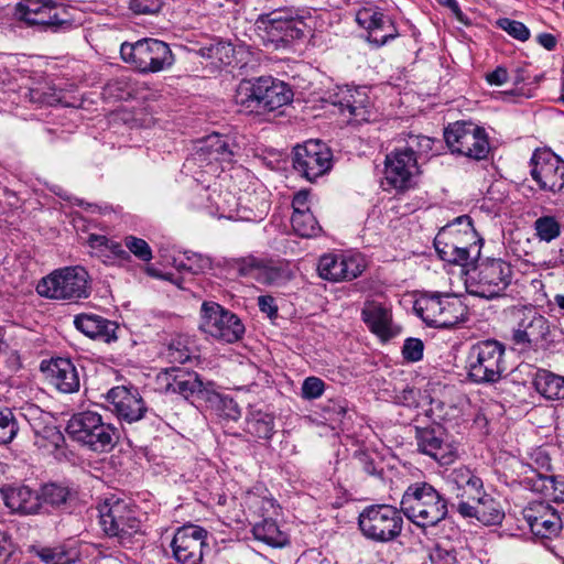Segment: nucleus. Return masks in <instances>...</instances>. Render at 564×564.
Listing matches in <instances>:
<instances>
[{"label": "nucleus", "mask_w": 564, "mask_h": 564, "mask_svg": "<svg viewBox=\"0 0 564 564\" xmlns=\"http://www.w3.org/2000/svg\"><path fill=\"white\" fill-rule=\"evenodd\" d=\"M291 87L271 76L242 80L235 93L234 100L240 112L265 115L293 100Z\"/></svg>", "instance_id": "1"}, {"label": "nucleus", "mask_w": 564, "mask_h": 564, "mask_svg": "<svg viewBox=\"0 0 564 564\" xmlns=\"http://www.w3.org/2000/svg\"><path fill=\"white\" fill-rule=\"evenodd\" d=\"M402 513L417 527H434L447 513V500L429 482L410 485L401 499Z\"/></svg>", "instance_id": "2"}, {"label": "nucleus", "mask_w": 564, "mask_h": 564, "mask_svg": "<svg viewBox=\"0 0 564 564\" xmlns=\"http://www.w3.org/2000/svg\"><path fill=\"white\" fill-rule=\"evenodd\" d=\"M66 432L75 442L96 453H109L120 440L119 430L94 411L73 414Z\"/></svg>", "instance_id": "3"}, {"label": "nucleus", "mask_w": 564, "mask_h": 564, "mask_svg": "<svg viewBox=\"0 0 564 564\" xmlns=\"http://www.w3.org/2000/svg\"><path fill=\"white\" fill-rule=\"evenodd\" d=\"M466 291L474 296L487 300L500 296L510 285L513 271L509 262L502 259L487 258L478 260L465 271Z\"/></svg>", "instance_id": "4"}, {"label": "nucleus", "mask_w": 564, "mask_h": 564, "mask_svg": "<svg viewBox=\"0 0 564 564\" xmlns=\"http://www.w3.org/2000/svg\"><path fill=\"white\" fill-rule=\"evenodd\" d=\"M97 510L105 534L117 539L121 545L131 544L133 538L141 534L138 510L129 501L112 496L100 502Z\"/></svg>", "instance_id": "5"}, {"label": "nucleus", "mask_w": 564, "mask_h": 564, "mask_svg": "<svg viewBox=\"0 0 564 564\" xmlns=\"http://www.w3.org/2000/svg\"><path fill=\"white\" fill-rule=\"evenodd\" d=\"M413 310L422 321L432 327L452 328L464 322L467 306L455 294L425 292L415 300Z\"/></svg>", "instance_id": "6"}, {"label": "nucleus", "mask_w": 564, "mask_h": 564, "mask_svg": "<svg viewBox=\"0 0 564 564\" xmlns=\"http://www.w3.org/2000/svg\"><path fill=\"white\" fill-rule=\"evenodd\" d=\"M254 26L263 46L278 50L295 39L303 37L305 22L292 10L284 8L260 14Z\"/></svg>", "instance_id": "7"}, {"label": "nucleus", "mask_w": 564, "mask_h": 564, "mask_svg": "<svg viewBox=\"0 0 564 564\" xmlns=\"http://www.w3.org/2000/svg\"><path fill=\"white\" fill-rule=\"evenodd\" d=\"M36 291L53 300L87 299L90 294L89 274L80 265L57 269L39 282Z\"/></svg>", "instance_id": "8"}, {"label": "nucleus", "mask_w": 564, "mask_h": 564, "mask_svg": "<svg viewBox=\"0 0 564 564\" xmlns=\"http://www.w3.org/2000/svg\"><path fill=\"white\" fill-rule=\"evenodd\" d=\"M120 55L126 63L143 74L159 73L174 64V55L169 44L152 37L122 43Z\"/></svg>", "instance_id": "9"}, {"label": "nucleus", "mask_w": 564, "mask_h": 564, "mask_svg": "<svg viewBox=\"0 0 564 564\" xmlns=\"http://www.w3.org/2000/svg\"><path fill=\"white\" fill-rule=\"evenodd\" d=\"M505 346L495 339L474 344L467 356L468 377L475 383H496L503 371Z\"/></svg>", "instance_id": "10"}, {"label": "nucleus", "mask_w": 564, "mask_h": 564, "mask_svg": "<svg viewBox=\"0 0 564 564\" xmlns=\"http://www.w3.org/2000/svg\"><path fill=\"white\" fill-rule=\"evenodd\" d=\"M444 139L453 154L481 161L487 160L491 148L486 130L473 121H455L444 129Z\"/></svg>", "instance_id": "11"}, {"label": "nucleus", "mask_w": 564, "mask_h": 564, "mask_svg": "<svg viewBox=\"0 0 564 564\" xmlns=\"http://www.w3.org/2000/svg\"><path fill=\"white\" fill-rule=\"evenodd\" d=\"M401 510L390 505H372L365 508L358 518L362 534L375 542H390L401 534L403 518Z\"/></svg>", "instance_id": "12"}, {"label": "nucleus", "mask_w": 564, "mask_h": 564, "mask_svg": "<svg viewBox=\"0 0 564 564\" xmlns=\"http://www.w3.org/2000/svg\"><path fill=\"white\" fill-rule=\"evenodd\" d=\"M200 313V329L204 333L228 344L236 343L242 338L245 326L235 313L216 302H204Z\"/></svg>", "instance_id": "13"}, {"label": "nucleus", "mask_w": 564, "mask_h": 564, "mask_svg": "<svg viewBox=\"0 0 564 564\" xmlns=\"http://www.w3.org/2000/svg\"><path fill=\"white\" fill-rule=\"evenodd\" d=\"M236 269L241 276L250 278L260 284L282 286L293 279L288 261L283 259H267L247 257L236 261Z\"/></svg>", "instance_id": "14"}, {"label": "nucleus", "mask_w": 564, "mask_h": 564, "mask_svg": "<svg viewBox=\"0 0 564 564\" xmlns=\"http://www.w3.org/2000/svg\"><path fill=\"white\" fill-rule=\"evenodd\" d=\"M332 162L330 149L319 140H308L294 148L293 167L310 182L326 174L332 167Z\"/></svg>", "instance_id": "15"}, {"label": "nucleus", "mask_w": 564, "mask_h": 564, "mask_svg": "<svg viewBox=\"0 0 564 564\" xmlns=\"http://www.w3.org/2000/svg\"><path fill=\"white\" fill-rule=\"evenodd\" d=\"M417 451L427 455L442 466L454 463L457 458V447L442 424H432L415 429Z\"/></svg>", "instance_id": "16"}, {"label": "nucleus", "mask_w": 564, "mask_h": 564, "mask_svg": "<svg viewBox=\"0 0 564 564\" xmlns=\"http://www.w3.org/2000/svg\"><path fill=\"white\" fill-rule=\"evenodd\" d=\"M239 152L240 147L235 137L213 133L198 141L195 152L187 162H193L200 167L210 165L213 162L230 164Z\"/></svg>", "instance_id": "17"}, {"label": "nucleus", "mask_w": 564, "mask_h": 564, "mask_svg": "<svg viewBox=\"0 0 564 564\" xmlns=\"http://www.w3.org/2000/svg\"><path fill=\"white\" fill-rule=\"evenodd\" d=\"M208 532L195 524L178 528L171 542L173 557L180 564H202Z\"/></svg>", "instance_id": "18"}, {"label": "nucleus", "mask_w": 564, "mask_h": 564, "mask_svg": "<svg viewBox=\"0 0 564 564\" xmlns=\"http://www.w3.org/2000/svg\"><path fill=\"white\" fill-rule=\"evenodd\" d=\"M14 14L29 26L44 30L58 31L72 25L70 21L61 18L59 9L51 1L23 0L15 6Z\"/></svg>", "instance_id": "19"}, {"label": "nucleus", "mask_w": 564, "mask_h": 564, "mask_svg": "<svg viewBox=\"0 0 564 564\" xmlns=\"http://www.w3.org/2000/svg\"><path fill=\"white\" fill-rule=\"evenodd\" d=\"M419 173L417 158L413 145L395 149L386 156L384 180L393 188L410 187L413 176Z\"/></svg>", "instance_id": "20"}, {"label": "nucleus", "mask_w": 564, "mask_h": 564, "mask_svg": "<svg viewBox=\"0 0 564 564\" xmlns=\"http://www.w3.org/2000/svg\"><path fill=\"white\" fill-rule=\"evenodd\" d=\"M530 174L543 191L558 193L564 188V161L550 151H534Z\"/></svg>", "instance_id": "21"}, {"label": "nucleus", "mask_w": 564, "mask_h": 564, "mask_svg": "<svg viewBox=\"0 0 564 564\" xmlns=\"http://www.w3.org/2000/svg\"><path fill=\"white\" fill-rule=\"evenodd\" d=\"M551 327L546 317L536 312H529L513 330L512 340L516 345L534 350L546 349L553 341Z\"/></svg>", "instance_id": "22"}, {"label": "nucleus", "mask_w": 564, "mask_h": 564, "mask_svg": "<svg viewBox=\"0 0 564 564\" xmlns=\"http://www.w3.org/2000/svg\"><path fill=\"white\" fill-rule=\"evenodd\" d=\"M356 22L367 31L365 39L376 48L383 46L399 35L391 19L373 6L358 9Z\"/></svg>", "instance_id": "23"}, {"label": "nucleus", "mask_w": 564, "mask_h": 564, "mask_svg": "<svg viewBox=\"0 0 564 564\" xmlns=\"http://www.w3.org/2000/svg\"><path fill=\"white\" fill-rule=\"evenodd\" d=\"M523 518L536 538L552 539L560 534L563 521L558 512L543 501H534L523 509Z\"/></svg>", "instance_id": "24"}, {"label": "nucleus", "mask_w": 564, "mask_h": 564, "mask_svg": "<svg viewBox=\"0 0 564 564\" xmlns=\"http://www.w3.org/2000/svg\"><path fill=\"white\" fill-rule=\"evenodd\" d=\"M107 400L118 419L128 423L141 420L148 411L142 397L133 388L115 387L108 391Z\"/></svg>", "instance_id": "25"}, {"label": "nucleus", "mask_w": 564, "mask_h": 564, "mask_svg": "<svg viewBox=\"0 0 564 564\" xmlns=\"http://www.w3.org/2000/svg\"><path fill=\"white\" fill-rule=\"evenodd\" d=\"M329 98L341 112L348 111L356 122L371 120L372 106L365 87H338Z\"/></svg>", "instance_id": "26"}, {"label": "nucleus", "mask_w": 564, "mask_h": 564, "mask_svg": "<svg viewBox=\"0 0 564 564\" xmlns=\"http://www.w3.org/2000/svg\"><path fill=\"white\" fill-rule=\"evenodd\" d=\"M364 269L360 259L335 253L322 256L317 265L319 276L332 282L356 279Z\"/></svg>", "instance_id": "27"}, {"label": "nucleus", "mask_w": 564, "mask_h": 564, "mask_svg": "<svg viewBox=\"0 0 564 564\" xmlns=\"http://www.w3.org/2000/svg\"><path fill=\"white\" fill-rule=\"evenodd\" d=\"M212 382H204L200 376L195 371H188L182 368H171L166 371L165 390L172 393H178L185 399L194 395H200L208 392Z\"/></svg>", "instance_id": "28"}, {"label": "nucleus", "mask_w": 564, "mask_h": 564, "mask_svg": "<svg viewBox=\"0 0 564 564\" xmlns=\"http://www.w3.org/2000/svg\"><path fill=\"white\" fill-rule=\"evenodd\" d=\"M1 495L6 506L13 513L28 516L42 512L40 492L28 486L21 485L2 488Z\"/></svg>", "instance_id": "29"}, {"label": "nucleus", "mask_w": 564, "mask_h": 564, "mask_svg": "<svg viewBox=\"0 0 564 564\" xmlns=\"http://www.w3.org/2000/svg\"><path fill=\"white\" fill-rule=\"evenodd\" d=\"M456 221L460 227H464V237L467 240V245L460 246L459 242H456L455 250H453L454 254L452 256L455 259H447L446 262L468 267L480 257L482 239L478 237L469 216H459L456 218Z\"/></svg>", "instance_id": "30"}, {"label": "nucleus", "mask_w": 564, "mask_h": 564, "mask_svg": "<svg viewBox=\"0 0 564 564\" xmlns=\"http://www.w3.org/2000/svg\"><path fill=\"white\" fill-rule=\"evenodd\" d=\"M46 371L48 381L58 391L74 393L79 390V375L70 359L61 357L52 359Z\"/></svg>", "instance_id": "31"}, {"label": "nucleus", "mask_w": 564, "mask_h": 564, "mask_svg": "<svg viewBox=\"0 0 564 564\" xmlns=\"http://www.w3.org/2000/svg\"><path fill=\"white\" fill-rule=\"evenodd\" d=\"M75 327L93 339H100L105 343H110L117 339L116 330L118 325L99 315L82 314L74 319Z\"/></svg>", "instance_id": "32"}, {"label": "nucleus", "mask_w": 564, "mask_h": 564, "mask_svg": "<svg viewBox=\"0 0 564 564\" xmlns=\"http://www.w3.org/2000/svg\"><path fill=\"white\" fill-rule=\"evenodd\" d=\"M361 318L370 330L381 339L387 340L394 336L391 328V312L381 303L366 302L361 311Z\"/></svg>", "instance_id": "33"}, {"label": "nucleus", "mask_w": 564, "mask_h": 564, "mask_svg": "<svg viewBox=\"0 0 564 564\" xmlns=\"http://www.w3.org/2000/svg\"><path fill=\"white\" fill-rule=\"evenodd\" d=\"M533 386L535 390L549 400L564 399V377L545 369L535 373Z\"/></svg>", "instance_id": "34"}, {"label": "nucleus", "mask_w": 564, "mask_h": 564, "mask_svg": "<svg viewBox=\"0 0 564 564\" xmlns=\"http://www.w3.org/2000/svg\"><path fill=\"white\" fill-rule=\"evenodd\" d=\"M473 501H477L478 521L485 525H496L501 523L505 518V512L494 497L480 491L471 497Z\"/></svg>", "instance_id": "35"}, {"label": "nucleus", "mask_w": 564, "mask_h": 564, "mask_svg": "<svg viewBox=\"0 0 564 564\" xmlns=\"http://www.w3.org/2000/svg\"><path fill=\"white\" fill-rule=\"evenodd\" d=\"M88 245L97 256L109 260H128L130 258L120 242L104 235H89Z\"/></svg>", "instance_id": "36"}, {"label": "nucleus", "mask_w": 564, "mask_h": 564, "mask_svg": "<svg viewBox=\"0 0 564 564\" xmlns=\"http://www.w3.org/2000/svg\"><path fill=\"white\" fill-rule=\"evenodd\" d=\"M246 432L259 440H270L274 432V417L261 411L252 412L247 417Z\"/></svg>", "instance_id": "37"}, {"label": "nucleus", "mask_w": 564, "mask_h": 564, "mask_svg": "<svg viewBox=\"0 0 564 564\" xmlns=\"http://www.w3.org/2000/svg\"><path fill=\"white\" fill-rule=\"evenodd\" d=\"M253 536L268 545L280 547L286 544V535L279 529L275 521L263 519L252 528Z\"/></svg>", "instance_id": "38"}, {"label": "nucleus", "mask_w": 564, "mask_h": 564, "mask_svg": "<svg viewBox=\"0 0 564 564\" xmlns=\"http://www.w3.org/2000/svg\"><path fill=\"white\" fill-rule=\"evenodd\" d=\"M458 227H460V225H458L455 219L452 224L445 226L434 239L435 250L438 257L444 261H447V259H454L452 256L454 254V247L456 242H458V237H456Z\"/></svg>", "instance_id": "39"}, {"label": "nucleus", "mask_w": 564, "mask_h": 564, "mask_svg": "<svg viewBox=\"0 0 564 564\" xmlns=\"http://www.w3.org/2000/svg\"><path fill=\"white\" fill-rule=\"evenodd\" d=\"M293 230L301 237H315L322 230L311 210L293 213L291 217Z\"/></svg>", "instance_id": "40"}, {"label": "nucleus", "mask_w": 564, "mask_h": 564, "mask_svg": "<svg viewBox=\"0 0 564 564\" xmlns=\"http://www.w3.org/2000/svg\"><path fill=\"white\" fill-rule=\"evenodd\" d=\"M198 52L202 57L216 59L226 65L231 63L235 55L232 44L223 40H216L208 45L202 46Z\"/></svg>", "instance_id": "41"}, {"label": "nucleus", "mask_w": 564, "mask_h": 564, "mask_svg": "<svg viewBox=\"0 0 564 564\" xmlns=\"http://www.w3.org/2000/svg\"><path fill=\"white\" fill-rule=\"evenodd\" d=\"M535 237L540 241L551 242L557 239L561 235V224L554 217L550 215L541 216L535 219L533 224Z\"/></svg>", "instance_id": "42"}, {"label": "nucleus", "mask_w": 564, "mask_h": 564, "mask_svg": "<svg viewBox=\"0 0 564 564\" xmlns=\"http://www.w3.org/2000/svg\"><path fill=\"white\" fill-rule=\"evenodd\" d=\"M69 495L68 487L54 482L42 486L40 491L42 506L46 503L55 508L65 505Z\"/></svg>", "instance_id": "43"}, {"label": "nucleus", "mask_w": 564, "mask_h": 564, "mask_svg": "<svg viewBox=\"0 0 564 564\" xmlns=\"http://www.w3.org/2000/svg\"><path fill=\"white\" fill-rule=\"evenodd\" d=\"M449 477L458 488L469 487L476 494H479L484 488L482 480L467 466L454 468Z\"/></svg>", "instance_id": "44"}, {"label": "nucleus", "mask_w": 564, "mask_h": 564, "mask_svg": "<svg viewBox=\"0 0 564 564\" xmlns=\"http://www.w3.org/2000/svg\"><path fill=\"white\" fill-rule=\"evenodd\" d=\"M19 432V424L13 412L4 408L0 410V445L10 444Z\"/></svg>", "instance_id": "45"}, {"label": "nucleus", "mask_w": 564, "mask_h": 564, "mask_svg": "<svg viewBox=\"0 0 564 564\" xmlns=\"http://www.w3.org/2000/svg\"><path fill=\"white\" fill-rule=\"evenodd\" d=\"M35 441L34 444L39 447H47L48 445L57 448L64 441L63 434L54 425H45L39 429L34 423H31Z\"/></svg>", "instance_id": "46"}, {"label": "nucleus", "mask_w": 564, "mask_h": 564, "mask_svg": "<svg viewBox=\"0 0 564 564\" xmlns=\"http://www.w3.org/2000/svg\"><path fill=\"white\" fill-rule=\"evenodd\" d=\"M185 260L186 262H182L180 268L186 269L194 274H198L206 270L212 269V260L206 256L192 251H186Z\"/></svg>", "instance_id": "47"}, {"label": "nucleus", "mask_w": 564, "mask_h": 564, "mask_svg": "<svg viewBox=\"0 0 564 564\" xmlns=\"http://www.w3.org/2000/svg\"><path fill=\"white\" fill-rule=\"evenodd\" d=\"M124 245L128 249V253H133L140 260L149 262L152 259V250L144 239L127 236L124 238Z\"/></svg>", "instance_id": "48"}, {"label": "nucleus", "mask_w": 564, "mask_h": 564, "mask_svg": "<svg viewBox=\"0 0 564 564\" xmlns=\"http://www.w3.org/2000/svg\"><path fill=\"white\" fill-rule=\"evenodd\" d=\"M498 25L510 36L521 42H524L530 37L529 29L520 21L503 18L498 21Z\"/></svg>", "instance_id": "49"}, {"label": "nucleus", "mask_w": 564, "mask_h": 564, "mask_svg": "<svg viewBox=\"0 0 564 564\" xmlns=\"http://www.w3.org/2000/svg\"><path fill=\"white\" fill-rule=\"evenodd\" d=\"M325 382L318 377H307L301 388V395L305 400H315L323 395Z\"/></svg>", "instance_id": "50"}, {"label": "nucleus", "mask_w": 564, "mask_h": 564, "mask_svg": "<svg viewBox=\"0 0 564 564\" xmlns=\"http://www.w3.org/2000/svg\"><path fill=\"white\" fill-rule=\"evenodd\" d=\"M424 344L420 338L409 337L402 347V357L408 362H416L423 358Z\"/></svg>", "instance_id": "51"}, {"label": "nucleus", "mask_w": 564, "mask_h": 564, "mask_svg": "<svg viewBox=\"0 0 564 564\" xmlns=\"http://www.w3.org/2000/svg\"><path fill=\"white\" fill-rule=\"evenodd\" d=\"M39 556L47 564H70L73 561L62 547L42 549Z\"/></svg>", "instance_id": "52"}, {"label": "nucleus", "mask_w": 564, "mask_h": 564, "mask_svg": "<svg viewBox=\"0 0 564 564\" xmlns=\"http://www.w3.org/2000/svg\"><path fill=\"white\" fill-rule=\"evenodd\" d=\"M163 6L162 0H130L129 9L135 14H155Z\"/></svg>", "instance_id": "53"}, {"label": "nucleus", "mask_w": 564, "mask_h": 564, "mask_svg": "<svg viewBox=\"0 0 564 564\" xmlns=\"http://www.w3.org/2000/svg\"><path fill=\"white\" fill-rule=\"evenodd\" d=\"M167 357L174 361L184 364L191 357L189 349L185 346L181 338L172 340L167 348Z\"/></svg>", "instance_id": "54"}, {"label": "nucleus", "mask_w": 564, "mask_h": 564, "mask_svg": "<svg viewBox=\"0 0 564 564\" xmlns=\"http://www.w3.org/2000/svg\"><path fill=\"white\" fill-rule=\"evenodd\" d=\"M430 558L433 564H454L456 562V554L454 551L446 550L437 544L432 549Z\"/></svg>", "instance_id": "55"}, {"label": "nucleus", "mask_w": 564, "mask_h": 564, "mask_svg": "<svg viewBox=\"0 0 564 564\" xmlns=\"http://www.w3.org/2000/svg\"><path fill=\"white\" fill-rule=\"evenodd\" d=\"M258 306L262 313H265L270 318L276 317L278 306L271 295H261L258 297Z\"/></svg>", "instance_id": "56"}, {"label": "nucleus", "mask_w": 564, "mask_h": 564, "mask_svg": "<svg viewBox=\"0 0 564 564\" xmlns=\"http://www.w3.org/2000/svg\"><path fill=\"white\" fill-rule=\"evenodd\" d=\"M12 542L10 536L0 531V564H7L12 555Z\"/></svg>", "instance_id": "57"}, {"label": "nucleus", "mask_w": 564, "mask_h": 564, "mask_svg": "<svg viewBox=\"0 0 564 564\" xmlns=\"http://www.w3.org/2000/svg\"><path fill=\"white\" fill-rule=\"evenodd\" d=\"M542 481V489L552 490V495H562L564 489V480L557 479L555 476H543L540 478Z\"/></svg>", "instance_id": "58"}, {"label": "nucleus", "mask_w": 564, "mask_h": 564, "mask_svg": "<svg viewBox=\"0 0 564 564\" xmlns=\"http://www.w3.org/2000/svg\"><path fill=\"white\" fill-rule=\"evenodd\" d=\"M457 512L465 519L475 518L478 520L477 501H459L457 503Z\"/></svg>", "instance_id": "59"}, {"label": "nucleus", "mask_w": 564, "mask_h": 564, "mask_svg": "<svg viewBox=\"0 0 564 564\" xmlns=\"http://www.w3.org/2000/svg\"><path fill=\"white\" fill-rule=\"evenodd\" d=\"M486 79L490 85L501 86L508 80V72L499 66L494 72L487 74Z\"/></svg>", "instance_id": "60"}, {"label": "nucleus", "mask_w": 564, "mask_h": 564, "mask_svg": "<svg viewBox=\"0 0 564 564\" xmlns=\"http://www.w3.org/2000/svg\"><path fill=\"white\" fill-rule=\"evenodd\" d=\"M308 196L307 191H300L294 195L292 200L293 213L310 210L307 206Z\"/></svg>", "instance_id": "61"}, {"label": "nucleus", "mask_w": 564, "mask_h": 564, "mask_svg": "<svg viewBox=\"0 0 564 564\" xmlns=\"http://www.w3.org/2000/svg\"><path fill=\"white\" fill-rule=\"evenodd\" d=\"M408 145H413L415 154L417 152H426L432 148V139L427 137H410Z\"/></svg>", "instance_id": "62"}, {"label": "nucleus", "mask_w": 564, "mask_h": 564, "mask_svg": "<svg viewBox=\"0 0 564 564\" xmlns=\"http://www.w3.org/2000/svg\"><path fill=\"white\" fill-rule=\"evenodd\" d=\"M326 409H327V411L333 412L338 417H341L347 412V403L345 400H338V401L329 400Z\"/></svg>", "instance_id": "63"}, {"label": "nucleus", "mask_w": 564, "mask_h": 564, "mask_svg": "<svg viewBox=\"0 0 564 564\" xmlns=\"http://www.w3.org/2000/svg\"><path fill=\"white\" fill-rule=\"evenodd\" d=\"M538 43L547 51H553L556 47L557 40L551 33H541L536 37Z\"/></svg>", "instance_id": "64"}]
</instances>
